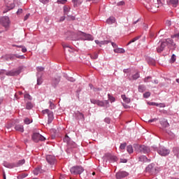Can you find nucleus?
I'll return each instance as SVG.
<instances>
[{
  "label": "nucleus",
  "mask_w": 179,
  "mask_h": 179,
  "mask_svg": "<svg viewBox=\"0 0 179 179\" xmlns=\"http://www.w3.org/2000/svg\"><path fill=\"white\" fill-rule=\"evenodd\" d=\"M31 138L32 141H34V142H39V141H45L44 136H43L41 134L38 133H34Z\"/></svg>",
  "instance_id": "obj_7"
},
{
  "label": "nucleus",
  "mask_w": 179,
  "mask_h": 179,
  "mask_svg": "<svg viewBox=\"0 0 179 179\" xmlns=\"http://www.w3.org/2000/svg\"><path fill=\"white\" fill-rule=\"evenodd\" d=\"M160 123L164 128H169V127H170V124H169V122H167V120L166 119H162Z\"/></svg>",
  "instance_id": "obj_16"
},
{
  "label": "nucleus",
  "mask_w": 179,
  "mask_h": 179,
  "mask_svg": "<svg viewBox=\"0 0 179 179\" xmlns=\"http://www.w3.org/2000/svg\"><path fill=\"white\" fill-rule=\"evenodd\" d=\"M22 48V52H27V49L25 47L22 46V48Z\"/></svg>",
  "instance_id": "obj_63"
},
{
  "label": "nucleus",
  "mask_w": 179,
  "mask_h": 179,
  "mask_svg": "<svg viewBox=\"0 0 179 179\" xmlns=\"http://www.w3.org/2000/svg\"><path fill=\"white\" fill-rule=\"evenodd\" d=\"M72 2L74 4V6H79V5L82 3V1H80V0H72Z\"/></svg>",
  "instance_id": "obj_32"
},
{
  "label": "nucleus",
  "mask_w": 179,
  "mask_h": 179,
  "mask_svg": "<svg viewBox=\"0 0 179 179\" xmlns=\"http://www.w3.org/2000/svg\"><path fill=\"white\" fill-rule=\"evenodd\" d=\"M49 104H50V108H51V110H54V108H55V105L52 103L51 101H49Z\"/></svg>",
  "instance_id": "obj_41"
},
{
  "label": "nucleus",
  "mask_w": 179,
  "mask_h": 179,
  "mask_svg": "<svg viewBox=\"0 0 179 179\" xmlns=\"http://www.w3.org/2000/svg\"><path fill=\"white\" fill-rule=\"evenodd\" d=\"M48 124H51V122H52V120H54V113L49 110L48 113Z\"/></svg>",
  "instance_id": "obj_17"
},
{
  "label": "nucleus",
  "mask_w": 179,
  "mask_h": 179,
  "mask_svg": "<svg viewBox=\"0 0 179 179\" xmlns=\"http://www.w3.org/2000/svg\"><path fill=\"white\" fill-rule=\"evenodd\" d=\"M104 121H105V122H106V124H110V122H111V120L108 117H106L104 119Z\"/></svg>",
  "instance_id": "obj_55"
},
{
  "label": "nucleus",
  "mask_w": 179,
  "mask_h": 179,
  "mask_svg": "<svg viewBox=\"0 0 179 179\" xmlns=\"http://www.w3.org/2000/svg\"><path fill=\"white\" fill-rule=\"evenodd\" d=\"M76 17L73 15H68L67 20H75Z\"/></svg>",
  "instance_id": "obj_44"
},
{
  "label": "nucleus",
  "mask_w": 179,
  "mask_h": 179,
  "mask_svg": "<svg viewBox=\"0 0 179 179\" xmlns=\"http://www.w3.org/2000/svg\"><path fill=\"white\" fill-rule=\"evenodd\" d=\"M168 5H172L174 8L178 5V0H167Z\"/></svg>",
  "instance_id": "obj_15"
},
{
  "label": "nucleus",
  "mask_w": 179,
  "mask_h": 179,
  "mask_svg": "<svg viewBox=\"0 0 179 179\" xmlns=\"http://www.w3.org/2000/svg\"><path fill=\"white\" fill-rule=\"evenodd\" d=\"M63 48H71V46H69L68 44L63 43L62 44Z\"/></svg>",
  "instance_id": "obj_57"
},
{
  "label": "nucleus",
  "mask_w": 179,
  "mask_h": 179,
  "mask_svg": "<svg viewBox=\"0 0 179 179\" xmlns=\"http://www.w3.org/2000/svg\"><path fill=\"white\" fill-rule=\"evenodd\" d=\"M24 122V124H26L27 125H29V124L31 123V121H30V119H29V117L25 118Z\"/></svg>",
  "instance_id": "obj_38"
},
{
  "label": "nucleus",
  "mask_w": 179,
  "mask_h": 179,
  "mask_svg": "<svg viewBox=\"0 0 179 179\" xmlns=\"http://www.w3.org/2000/svg\"><path fill=\"white\" fill-rule=\"evenodd\" d=\"M133 79L134 80H136V79H139V73H136L132 76Z\"/></svg>",
  "instance_id": "obj_39"
},
{
  "label": "nucleus",
  "mask_w": 179,
  "mask_h": 179,
  "mask_svg": "<svg viewBox=\"0 0 179 179\" xmlns=\"http://www.w3.org/2000/svg\"><path fill=\"white\" fill-rule=\"evenodd\" d=\"M139 162H150V159H148V157L145 155L141 156L138 158Z\"/></svg>",
  "instance_id": "obj_20"
},
{
  "label": "nucleus",
  "mask_w": 179,
  "mask_h": 179,
  "mask_svg": "<svg viewBox=\"0 0 179 179\" xmlns=\"http://www.w3.org/2000/svg\"><path fill=\"white\" fill-rule=\"evenodd\" d=\"M15 129L18 131V132H24V128L23 127V125L21 124L15 125Z\"/></svg>",
  "instance_id": "obj_18"
},
{
  "label": "nucleus",
  "mask_w": 179,
  "mask_h": 179,
  "mask_svg": "<svg viewBox=\"0 0 179 179\" xmlns=\"http://www.w3.org/2000/svg\"><path fill=\"white\" fill-rule=\"evenodd\" d=\"M71 10V8L69 6H64V15H68Z\"/></svg>",
  "instance_id": "obj_26"
},
{
  "label": "nucleus",
  "mask_w": 179,
  "mask_h": 179,
  "mask_svg": "<svg viewBox=\"0 0 179 179\" xmlns=\"http://www.w3.org/2000/svg\"><path fill=\"white\" fill-rule=\"evenodd\" d=\"M43 83V79L41 78H38L37 79V85H41Z\"/></svg>",
  "instance_id": "obj_50"
},
{
  "label": "nucleus",
  "mask_w": 179,
  "mask_h": 179,
  "mask_svg": "<svg viewBox=\"0 0 179 179\" xmlns=\"http://www.w3.org/2000/svg\"><path fill=\"white\" fill-rule=\"evenodd\" d=\"M34 106L33 103H31V102H27L26 104V109L27 110H31V108H33Z\"/></svg>",
  "instance_id": "obj_31"
},
{
  "label": "nucleus",
  "mask_w": 179,
  "mask_h": 179,
  "mask_svg": "<svg viewBox=\"0 0 179 179\" xmlns=\"http://www.w3.org/2000/svg\"><path fill=\"white\" fill-rule=\"evenodd\" d=\"M60 81H61V77L58 76L53 79L52 83L55 85V86H57V85H58V83H59Z\"/></svg>",
  "instance_id": "obj_23"
},
{
  "label": "nucleus",
  "mask_w": 179,
  "mask_h": 179,
  "mask_svg": "<svg viewBox=\"0 0 179 179\" xmlns=\"http://www.w3.org/2000/svg\"><path fill=\"white\" fill-rule=\"evenodd\" d=\"M40 2L45 5V3H48L50 2V0H39Z\"/></svg>",
  "instance_id": "obj_53"
},
{
  "label": "nucleus",
  "mask_w": 179,
  "mask_h": 179,
  "mask_svg": "<svg viewBox=\"0 0 179 179\" xmlns=\"http://www.w3.org/2000/svg\"><path fill=\"white\" fill-rule=\"evenodd\" d=\"M166 42H164V41L163 42L161 43L160 45L157 48V52L159 53L162 52V51L164 50V48H166Z\"/></svg>",
  "instance_id": "obj_14"
},
{
  "label": "nucleus",
  "mask_w": 179,
  "mask_h": 179,
  "mask_svg": "<svg viewBox=\"0 0 179 179\" xmlns=\"http://www.w3.org/2000/svg\"><path fill=\"white\" fill-rule=\"evenodd\" d=\"M91 103L92 104H96L99 107H107L109 103L108 100H105L104 101L96 99H91Z\"/></svg>",
  "instance_id": "obj_4"
},
{
  "label": "nucleus",
  "mask_w": 179,
  "mask_h": 179,
  "mask_svg": "<svg viewBox=\"0 0 179 179\" xmlns=\"http://www.w3.org/2000/svg\"><path fill=\"white\" fill-rule=\"evenodd\" d=\"M145 90L146 87H145V85L138 86V92H140V93H143V92H145Z\"/></svg>",
  "instance_id": "obj_29"
},
{
  "label": "nucleus",
  "mask_w": 179,
  "mask_h": 179,
  "mask_svg": "<svg viewBox=\"0 0 179 179\" xmlns=\"http://www.w3.org/2000/svg\"><path fill=\"white\" fill-rule=\"evenodd\" d=\"M36 71H38V72H43V71H44V67H42V66L37 67Z\"/></svg>",
  "instance_id": "obj_48"
},
{
  "label": "nucleus",
  "mask_w": 179,
  "mask_h": 179,
  "mask_svg": "<svg viewBox=\"0 0 179 179\" xmlns=\"http://www.w3.org/2000/svg\"><path fill=\"white\" fill-rule=\"evenodd\" d=\"M156 121H157V118H154V119H152V120H148V122H156Z\"/></svg>",
  "instance_id": "obj_64"
},
{
  "label": "nucleus",
  "mask_w": 179,
  "mask_h": 179,
  "mask_svg": "<svg viewBox=\"0 0 179 179\" xmlns=\"http://www.w3.org/2000/svg\"><path fill=\"white\" fill-rule=\"evenodd\" d=\"M26 163V161L24 159H21L17 162V163L15 165V167H20V166H23Z\"/></svg>",
  "instance_id": "obj_25"
},
{
  "label": "nucleus",
  "mask_w": 179,
  "mask_h": 179,
  "mask_svg": "<svg viewBox=\"0 0 179 179\" xmlns=\"http://www.w3.org/2000/svg\"><path fill=\"white\" fill-rule=\"evenodd\" d=\"M15 165H13L12 164H9L8 165L6 166V167H8V169H13V167H15Z\"/></svg>",
  "instance_id": "obj_54"
},
{
  "label": "nucleus",
  "mask_w": 179,
  "mask_h": 179,
  "mask_svg": "<svg viewBox=\"0 0 179 179\" xmlns=\"http://www.w3.org/2000/svg\"><path fill=\"white\" fill-rule=\"evenodd\" d=\"M164 43H166V45H167L168 48L171 49H176V43H174V41L171 38H167L165 39Z\"/></svg>",
  "instance_id": "obj_9"
},
{
  "label": "nucleus",
  "mask_w": 179,
  "mask_h": 179,
  "mask_svg": "<svg viewBox=\"0 0 179 179\" xmlns=\"http://www.w3.org/2000/svg\"><path fill=\"white\" fill-rule=\"evenodd\" d=\"M2 59H4V61H10V55L3 56Z\"/></svg>",
  "instance_id": "obj_35"
},
{
  "label": "nucleus",
  "mask_w": 179,
  "mask_h": 179,
  "mask_svg": "<svg viewBox=\"0 0 179 179\" xmlns=\"http://www.w3.org/2000/svg\"><path fill=\"white\" fill-rule=\"evenodd\" d=\"M40 173H41V169L38 167V168H36L34 170V176H38V174H40Z\"/></svg>",
  "instance_id": "obj_30"
},
{
  "label": "nucleus",
  "mask_w": 179,
  "mask_h": 179,
  "mask_svg": "<svg viewBox=\"0 0 179 179\" xmlns=\"http://www.w3.org/2000/svg\"><path fill=\"white\" fill-rule=\"evenodd\" d=\"M145 171L151 176H155L159 173V168L156 167L155 164H150L145 168Z\"/></svg>",
  "instance_id": "obj_2"
},
{
  "label": "nucleus",
  "mask_w": 179,
  "mask_h": 179,
  "mask_svg": "<svg viewBox=\"0 0 179 179\" xmlns=\"http://www.w3.org/2000/svg\"><path fill=\"white\" fill-rule=\"evenodd\" d=\"M149 79H152V77L148 76L145 78H144L145 83H148V82H149Z\"/></svg>",
  "instance_id": "obj_52"
},
{
  "label": "nucleus",
  "mask_w": 179,
  "mask_h": 179,
  "mask_svg": "<svg viewBox=\"0 0 179 179\" xmlns=\"http://www.w3.org/2000/svg\"><path fill=\"white\" fill-rule=\"evenodd\" d=\"M106 156L110 160H113V162H117V157L114 155H111V154H106Z\"/></svg>",
  "instance_id": "obj_22"
},
{
  "label": "nucleus",
  "mask_w": 179,
  "mask_h": 179,
  "mask_svg": "<svg viewBox=\"0 0 179 179\" xmlns=\"http://www.w3.org/2000/svg\"><path fill=\"white\" fill-rule=\"evenodd\" d=\"M85 171V169H83V167L82 166H74L72 167L70 170L71 174H82V173H83V171Z\"/></svg>",
  "instance_id": "obj_6"
},
{
  "label": "nucleus",
  "mask_w": 179,
  "mask_h": 179,
  "mask_svg": "<svg viewBox=\"0 0 179 179\" xmlns=\"http://www.w3.org/2000/svg\"><path fill=\"white\" fill-rule=\"evenodd\" d=\"M128 160L126 159H120V163H127Z\"/></svg>",
  "instance_id": "obj_62"
},
{
  "label": "nucleus",
  "mask_w": 179,
  "mask_h": 179,
  "mask_svg": "<svg viewBox=\"0 0 179 179\" xmlns=\"http://www.w3.org/2000/svg\"><path fill=\"white\" fill-rule=\"evenodd\" d=\"M68 1L67 0H58L57 3H62V5H65Z\"/></svg>",
  "instance_id": "obj_42"
},
{
  "label": "nucleus",
  "mask_w": 179,
  "mask_h": 179,
  "mask_svg": "<svg viewBox=\"0 0 179 179\" xmlns=\"http://www.w3.org/2000/svg\"><path fill=\"white\" fill-rule=\"evenodd\" d=\"M126 147H127V143H124L120 145V149H121L122 150H124V149H125Z\"/></svg>",
  "instance_id": "obj_40"
},
{
  "label": "nucleus",
  "mask_w": 179,
  "mask_h": 179,
  "mask_svg": "<svg viewBox=\"0 0 179 179\" xmlns=\"http://www.w3.org/2000/svg\"><path fill=\"white\" fill-rule=\"evenodd\" d=\"M134 149L136 152H140L141 153H149L150 152V148L146 145H141L138 144H134Z\"/></svg>",
  "instance_id": "obj_3"
},
{
  "label": "nucleus",
  "mask_w": 179,
  "mask_h": 179,
  "mask_svg": "<svg viewBox=\"0 0 179 179\" xmlns=\"http://www.w3.org/2000/svg\"><path fill=\"white\" fill-rule=\"evenodd\" d=\"M64 142L66 143L68 149L76 148V143H75L73 141H71V138L68 136L64 137Z\"/></svg>",
  "instance_id": "obj_5"
},
{
  "label": "nucleus",
  "mask_w": 179,
  "mask_h": 179,
  "mask_svg": "<svg viewBox=\"0 0 179 179\" xmlns=\"http://www.w3.org/2000/svg\"><path fill=\"white\" fill-rule=\"evenodd\" d=\"M166 26H168V27L171 26V21H170V20H166Z\"/></svg>",
  "instance_id": "obj_58"
},
{
  "label": "nucleus",
  "mask_w": 179,
  "mask_h": 179,
  "mask_svg": "<svg viewBox=\"0 0 179 179\" xmlns=\"http://www.w3.org/2000/svg\"><path fill=\"white\" fill-rule=\"evenodd\" d=\"M107 23L108 24H113V23L115 22V17H110L107 20H106Z\"/></svg>",
  "instance_id": "obj_24"
},
{
  "label": "nucleus",
  "mask_w": 179,
  "mask_h": 179,
  "mask_svg": "<svg viewBox=\"0 0 179 179\" xmlns=\"http://www.w3.org/2000/svg\"><path fill=\"white\" fill-rule=\"evenodd\" d=\"M10 61H14V59H16V54L10 55Z\"/></svg>",
  "instance_id": "obj_45"
},
{
  "label": "nucleus",
  "mask_w": 179,
  "mask_h": 179,
  "mask_svg": "<svg viewBox=\"0 0 179 179\" xmlns=\"http://www.w3.org/2000/svg\"><path fill=\"white\" fill-rule=\"evenodd\" d=\"M127 150L130 155L131 153H134V148H132V145H128L127 147Z\"/></svg>",
  "instance_id": "obj_33"
},
{
  "label": "nucleus",
  "mask_w": 179,
  "mask_h": 179,
  "mask_svg": "<svg viewBox=\"0 0 179 179\" xmlns=\"http://www.w3.org/2000/svg\"><path fill=\"white\" fill-rule=\"evenodd\" d=\"M157 152L160 156H168V155H170V150L165 148H160Z\"/></svg>",
  "instance_id": "obj_10"
},
{
  "label": "nucleus",
  "mask_w": 179,
  "mask_h": 179,
  "mask_svg": "<svg viewBox=\"0 0 179 179\" xmlns=\"http://www.w3.org/2000/svg\"><path fill=\"white\" fill-rule=\"evenodd\" d=\"M157 3H158V5L157 6H157V8H160V6H162V0H157Z\"/></svg>",
  "instance_id": "obj_56"
},
{
  "label": "nucleus",
  "mask_w": 179,
  "mask_h": 179,
  "mask_svg": "<svg viewBox=\"0 0 179 179\" xmlns=\"http://www.w3.org/2000/svg\"><path fill=\"white\" fill-rule=\"evenodd\" d=\"M143 97L145 99H148V97H150V92H147L143 94Z\"/></svg>",
  "instance_id": "obj_37"
},
{
  "label": "nucleus",
  "mask_w": 179,
  "mask_h": 179,
  "mask_svg": "<svg viewBox=\"0 0 179 179\" xmlns=\"http://www.w3.org/2000/svg\"><path fill=\"white\" fill-rule=\"evenodd\" d=\"M108 100H110V103H114V101H115V98H114V96L108 94Z\"/></svg>",
  "instance_id": "obj_36"
},
{
  "label": "nucleus",
  "mask_w": 179,
  "mask_h": 179,
  "mask_svg": "<svg viewBox=\"0 0 179 179\" xmlns=\"http://www.w3.org/2000/svg\"><path fill=\"white\" fill-rule=\"evenodd\" d=\"M42 113H43V114H48V113H50V110L45 109V110H43Z\"/></svg>",
  "instance_id": "obj_61"
},
{
  "label": "nucleus",
  "mask_w": 179,
  "mask_h": 179,
  "mask_svg": "<svg viewBox=\"0 0 179 179\" xmlns=\"http://www.w3.org/2000/svg\"><path fill=\"white\" fill-rule=\"evenodd\" d=\"M91 58L92 59H97V58H99V55L96 53H94V55H91Z\"/></svg>",
  "instance_id": "obj_49"
},
{
  "label": "nucleus",
  "mask_w": 179,
  "mask_h": 179,
  "mask_svg": "<svg viewBox=\"0 0 179 179\" xmlns=\"http://www.w3.org/2000/svg\"><path fill=\"white\" fill-rule=\"evenodd\" d=\"M16 58H18L19 59H26V57H24V55H19L16 54Z\"/></svg>",
  "instance_id": "obj_43"
},
{
  "label": "nucleus",
  "mask_w": 179,
  "mask_h": 179,
  "mask_svg": "<svg viewBox=\"0 0 179 179\" xmlns=\"http://www.w3.org/2000/svg\"><path fill=\"white\" fill-rule=\"evenodd\" d=\"M10 23L9 17H2L0 18V24H2L3 27H8Z\"/></svg>",
  "instance_id": "obj_8"
},
{
  "label": "nucleus",
  "mask_w": 179,
  "mask_h": 179,
  "mask_svg": "<svg viewBox=\"0 0 179 179\" xmlns=\"http://www.w3.org/2000/svg\"><path fill=\"white\" fill-rule=\"evenodd\" d=\"M173 152L175 156H176V157H178L179 159V148H173Z\"/></svg>",
  "instance_id": "obj_27"
},
{
  "label": "nucleus",
  "mask_w": 179,
  "mask_h": 179,
  "mask_svg": "<svg viewBox=\"0 0 179 179\" xmlns=\"http://www.w3.org/2000/svg\"><path fill=\"white\" fill-rule=\"evenodd\" d=\"M171 61V62H176V55H172Z\"/></svg>",
  "instance_id": "obj_51"
},
{
  "label": "nucleus",
  "mask_w": 179,
  "mask_h": 179,
  "mask_svg": "<svg viewBox=\"0 0 179 179\" xmlns=\"http://www.w3.org/2000/svg\"><path fill=\"white\" fill-rule=\"evenodd\" d=\"M71 38L75 41H76V40H88L89 41H93V40H94L93 36L81 31L78 34H73Z\"/></svg>",
  "instance_id": "obj_1"
},
{
  "label": "nucleus",
  "mask_w": 179,
  "mask_h": 179,
  "mask_svg": "<svg viewBox=\"0 0 179 179\" xmlns=\"http://www.w3.org/2000/svg\"><path fill=\"white\" fill-rule=\"evenodd\" d=\"M129 173L127 171H119L116 173V178L117 179H122L125 178V177H128Z\"/></svg>",
  "instance_id": "obj_11"
},
{
  "label": "nucleus",
  "mask_w": 179,
  "mask_h": 179,
  "mask_svg": "<svg viewBox=\"0 0 179 179\" xmlns=\"http://www.w3.org/2000/svg\"><path fill=\"white\" fill-rule=\"evenodd\" d=\"M29 17H30V13L27 14L24 17V20H27V19H29Z\"/></svg>",
  "instance_id": "obj_59"
},
{
  "label": "nucleus",
  "mask_w": 179,
  "mask_h": 179,
  "mask_svg": "<svg viewBox=\"0 0 179 179\" xmlns=\"http://www.w3.org/2000/svg\"><path fill=\"white\" fill-rule=\"evenodd\" d=\"M76 117H77V118H78V120H85V116L83 115V114L79 111H77L76 113Z\"/></svg>",
  "instance_id": "obj_21"
},
{
  "label": "nucleus",
  "mask_w": 179,
  "mask_h": 179,
  "mask_svg": "<svg viewBox=\"0 0 179 179\" xmlns=\"http://www.w3.org/2000/svg\"><path fill=\"white\" fill-rule=\"evenodd\" d=\"M20 73V69L12 70L6 73L7 76H17Z\"/></svg>",
  "instance_id": "obj_13"
},
{
  "label": "nucleus",
  "mask_w": 179,
  "mask_h": 179,
  "mask_svg": "<svg viewBox=\"0 0 179 179\" xmlns=\"http://www.w3.org/2000/svg\"><path fill=\"white\" fill-rule=\"evenodd\" d=\"M96 44L99 45V47H101V45H104L106 44H108V41H99V40H95Z\"/></svg>",
  "instance_id": "obj_19"
},
{
  "label": "nucleus",
  "mask_w": 179,
  "mask_h": 179,
  "mask_svg": "<svg viewBox=\"0 0 179 179\" xmlns=\"http://www.w3.org/2000/svg\"><path fill=\"white\" fill-rule=\"evenodd\" d=\"M115 52H120L121 54H124V52H125V50L124 49H118L115 50Z\"/></svg>",
  "instance_id": "obj_46"
},
{
  "label": "nucleus",
  "mask_w": 179,
  "mask_h": 179,
  "mask_svg": "<svg viewBox=\"0 0 179 179\" xmlns=\"http://www.w3.org/2000/svg\"><path fill=\"white\" fill-rule=\"evenodd\" d=\"M46 160L49 164H55L57 163V159L54 155H47Z\"/></svg>",
  "instance_id": "obj_12"
},
{
  "label": "nucleus",
  "mask_w": 179,
  "mask_h": 179,
  "mask_svg": "<svg viewBox=\"0 0 179 179\" xmlns=\"http://www.w3.org/2000/svg\"><path fill=\"white\" fill-rule=\"evenodd\" d=\"M122 5H125V2L120 1V2L117 3L118 6H122Z\"/></svg>",
  "instance_id": "obj_60"
},
{
  "label": "nucleus",
  "mask_w": 179,
  "mask_h": 179,
  "mask_svg": "<svg viewBox=\"0 0 179 179\" xmlns=\"http://www.w3.org/2000/svg\"><path fill=\"white\" fill-rule=\"evenodd\" d=\"M122 99L125 103H131V99L125 95H122Z\"/></svg>",
  "instance_id": "obj_28"
},
{
  "label": "nucleus",
  "mask_w": 179,
  "mask_h": 179,
  "mask_svg": "<svg viewBox=\"0 0 179 179\" xmlns=\"http://www.w3.org/2000/svg\"><path fill=\"white\" fill-rule=\"evenodd\" d=\"M24 99H28V100H31V96H30V94H25L24 95Z\"/></svg>",
  "instance_id": "obj_47"
},
{
  "label": "nucleus",
  "mask_w": 179,
  "mask_h": 179,
  "mask_svg": "<svg viewBox=\"0 0 179 179\" xmlns=\"http://www.w3.org/2000/svg\"><path fill=\"white\" fill-rule=\"evenodd\" d=\"M139 38H141V36H136L134 38L127 43V45H129V44H132V43H135V41H136L137 40H139Z\"/></svg>",
  "instance_id": "obj_34"
}]
</instances>
